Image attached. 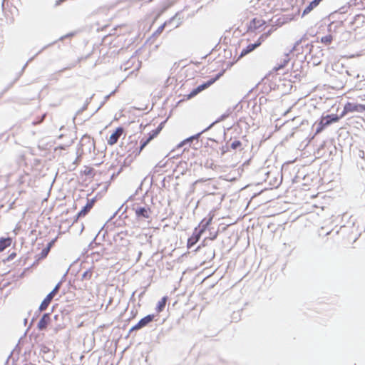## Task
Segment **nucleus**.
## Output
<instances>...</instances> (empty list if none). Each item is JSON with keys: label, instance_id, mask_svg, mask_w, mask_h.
<instances>
[{"label": "nucleus", "instance_id": "1", "mask_svg": "<svg viewBox=\"0 0 365 365\" xmlns=\"http://www.w3.org/2000/svg\"><path fill=\"white\" fill-rule=\"evenodd\" d=\"M3 11L7 23L14 21L15 16L18 14V9L9 1H4L2 4Z\"/></svg>", "mask_w": 365, "mask_h": 365}, {"label": "nucleus", "instance_id": "2", "mask_svg": "<svg viewBox=\"0 0 365 365\" xmlns=\"http://www.w3.org/2000/svg\"><path fill=\"white\" fill-rule=\"evenodd\" d=\"M225 73V70L222 71L219 73L215 78H211L207 82L200 85L196 88L193 89L189 94L185 96V98L187 100L191 99L192 98L197 96L199 93L202 92L205 89L209 88L211 85H212L215 81H217Z\"/></svg>", "mask_w": 365, "mask_h": 365}, {"label": "nucleus", "instance_id": "3", "mask_svg": "<svg viewBox=\"0 0 365 365\" xmlns=\"http://www.w3.org/2000/svg\"><path fill=\"white\" fill-rule=\"evenodd\" d=\"M340 117L336 114L327 115L325 117H322L318 123V126L316 130V133H321L326 126L330 125L332 123L339 121Z\"/></svg>", "mask_w": 365, "mask_h": 365}, {"label": "nucleus", "instance_id": "4", "mask_svg": "<svg viewBox=\"0 0 365 365\" xmlns=\"http://www.w3.org/2000/svg\"><path fill=\"white\" fill-rule=\"evenodd\" d=\"M212 221V217H210L208 221L205 223V225H202V227L199 231H197V229L194 231L192 236L189 237L187 240V246L188 248L192 247L194 245H195L200 240L202 234L205 232L207 226L210 224Z\"/></svg>", "mask_w": 365, "mask_h": 365}, {"label": "nucleus", "instance_id": "5", "mask_svg": "<svg viewBox=\"0 0 365 365\" xmlns=\"http://www.w3.org/2000/svg\"><path fill=\"white\" fill-rule=\"evenodd\" d=\"M135 215L138 219H148L150 217L152 210L149 206L134 205L133 208Z\"/></svg>", "mask_w": 365, "mask_h": 365}, {"label": "nucleus", "instance_id": "6", "mask_svg": "<svg viewBox=\"0 0 365 365\" xmlns=\"http://www.w3.org/2000/svg\"><path fill=\"white\" fill-rule=\"evenodd\" d=\"M267 36H268V34H263L262 35L260 36V37L258 38V40L257 41L256 43L249 44L245 48H244L242 51V52H241L240 55L239 56L237 61H238L243 56H246L247 54H248L249 53L252 52L255 48L259 47L262 44V43L264 41V39L267 37Z\"/></svg>", "mask_w": 365, "mask_h": 365}, {"label": "nucleus", "instance_id": "7", "mask_svg": "<svg viewBox=\"0 0 365 365\" xmlns=\"http://www.w3.org/2000/svg\"><path fill=\"white\" fill-rule=\"evenodd\" d=\"M265 21L262 19L255 18L249 26V31L252 32H262L265 29Z\"/></svg>", "mask_w": 365, "mask_h": 365}, {"label": "nucleus", "instance_id": "8", "mask_svg": "<svg viewBox=\"0 0 365 365\" xmlns=\"http://www.w3.org/2000/svg\"><path fill=\"white\" fill-rule=\"evenodd\" d=\"M364 110H365L364 106L349 102L345 104L344 110H343V113H342L341 117L344 116L347 113L361 112Z\"/></svg>", "mask_w": 365, "mask_h": 365}, {"label": "nucleus", "instance_id": "9", "mask_svg": "<svg viewBox=\"0 0 365 365\" xmlns=\"http://www.w3.org/2000/svg\"><path fill=\"white\" fill-rule=\"evenodd\" d=\"M95 203V200L91 199L88 200L86 205L83 207V209L78 213L74 222H77L78 218L86 216L88 212L92 209Z\"/></svg>", "mask_w": 365, "mask_h": 365}, {"label": "nucleus", "instance_id": "10", "mask_svg": "<svg viewBox=\"0 0 365 365\" xmlns=\"http://www.w3.org/2000/svg\"><path fill=\"white\" fill-rule=\"evenodd\" d=\"M123 132H124L123 128H122V127L117 128L116 130H115V132L113 134H111L110 136L109 137V138L108 139V144L109 145H115L118 142L119 138L122 135Z\"/></svg>", "mask_w": 365, "mask_h": 365}, {"label": "nucleus", "instance_id": "11", "mask_svg": "<svg viewBox=\"0 0 365 365\" xmlns=\"http://www.w3.org/2000/svg\"><path fill=\"white\" fill-rule=\"evenodd\" d=\"M162 128L160 126H159L157 129L155 130H152L150 133H149V137L148 139H146L144 141H141V145L140 147V150L138 152V153H140L143 149L154 138H155L158 134L160 132Z\"/></svg>", "mask_w": 365, "mask_h": 365}, {"label": "nucleus", "instance_id": "12", "mask_svg": "<svg viewBox=\"0 0 365 365\" xmlns=\"http://www.w3.org/2000/svg\"><path fill=\"white\" fill-rule=\"evenodd\" d=\"M12 244L11 237H1L0 238V252L5 250L7 247H10Z\"/></svg>", "mask_w": 365, "mask_h": 365}, {"label": "nucleus", "instance_id": "13", "mask_svg": "<svg viewBox=\"0 0 365 365\" xmlns=\"http://www.w3.org/2000/svg\"><path fill=\"white\" fill-rule=\"evenodd\" d=\"M322 0H313L304 9L302 16L309 14L314 8H316Z\"/></svg>", "mask_w": 365, "mask_h": 365}, {"label": "nucleus", "instance_id": "14", "mask_svg": "<svg viewBox=\"0 0 365 365\" xmlns=\"http://www.w3.org/2000/svg\"><path fill=\"white\" fill-rule=\"evenodd\" d=\"M168 297L167 296L163 297L157 304L155 311L158 314L163 312L165 307Z\"/></svg>", "mask_w": 365, "mask_h": 365}, {"label": "nucleus", "instance_id": "15", "mask_svg": "<svg viewBox=\"0 0 365 365\" xmlns=\"http://www.w3.org/2000/svg\"><path fill=\"white\" fill-rule=\"evenodd\" d=\"M52 299H53V298L51 297V295L48 294L45 297V299L43 300V302H41V304L39 307V309L41 311H43V310L46 309V308L48 307V306L49 305V304L51 303Z\"/></svg>", "mask_w": 365, "mask_h": 365}, {"label": "nucleus", "instance_id": "16", "mask_svg": "<svg viewBox=\"0 0 365 365\" xmlns=\"http://www.w3.org/2000/svg\"><path fill=\"white\" fill-rule=\"evenodd\" d=\"M93 273V269L92 267L89 268L88 269H87L86 271H85L83 273V274L81 276L82 280H90L92 278Z\"/></svg>", "mask_w": 365, "mask_h": 365}, {"label": "nucleus", "instance_id": "17", "mask_svg": "<svg viewBox=\"0 0 365 365\" xmlns=\"http://www.w3.org/2000/svg\"><path fill=\"white\" fill-rule=\"evenodd\" d=\"M332 40H333V37L331 34H329V35H327L325 36L322 37L321 42L326 45H329L331 43Z\"/></svg>", "mask_w": 365, "mask_h": 365}, {"label": "nucleus", "instance_id": "18", "mask_svg": "<svg viewBox=\"0 0 365 365\" xmlns=\"http://www.w3.org/2000/svg\"><path fill=\"white\" fill-rule=\"evenodd\" d=\"M148 322L149 321H139L135 326L131 328L130 331L142 328L143 327L145 326Z\"/></svg>", "mask_w": 365, "mask_h": 365}, {"label": "nucleus", "instance_id": "19", "mask_svg": "<svg viewBox=\"0 0 365 365\" xmlns=\"http://www.w3.org/2000/svg\"><path fill=\"white\" fill-rule=\"evenodd\" d=\"M241 145H242V143L240 140H235L231 143L230 147L232 149L235 150V149L241 147Z\"/></svg>", "mask_w": 365, "mask_h": 365}, {"label": "nucleus", "instance_id": "20", "mask_svg": "<svg viewBox=\"0 0 365 365\" xmlns=\"http://www.w3.org/2000/svg\"><path fill=\"white\" fill-rule=\"evenodd\" d=\"M60 288V283L57 284L54 289L48 294L51 295V297L53 298L55 295L58 293Z\"/></svg>", "mask_w": 365, "mask_h": 365}, {"label": "nucleus", "instance_id": "21", "mask_svg": "<svg viewBox=\"0 0 365 365\" xmlns=\"http://www.w3.org/2000/svg\"><path fill=\"white\" fill-rule=\"evenodd\" d=\"M50 252V250H49V247H45L44 249L42 250L40 255H41V258H45L47 257L48 254Z\"/></svg>", "mask_w": 365, "mask_h": 365}, {"label": "nucleus", "instance_id": "22", "mask_svg": "<svg viewBox=\"0 0 365 365\" xmlns=\"http://www.w3.org/2000/svg\"><path fill=\"white\" fill-rule=\"evenodd\" d=\"M83 173L86 175H91L93 174V168L91 167H86L85 170H83Z\"/></svg>", "mask_w": 365, "mask_h": 365}, {"label": "nucleus", "instance_id": "23", "mask_svg": "<svg viewBox=\"0 0 365 365\" xmlns=\"http://www.w3.org/2000/svg\"><path fill=\"white\" fill-rule=\"evenodd\" d=\"M46 326V321H39L38 327H39L40 329L45 328Z\"/></svg>", "mask_w": 365, "mask_h": 365}, {"label": "nucleus", "instance_id": "24", "mask_svg": "<svg viewBox=\"0 0 365 365\" xmlns=\"http://www.w3.org/2000/svg\"><path fill=\"white\" fill-rule=\"evenodd\" d=\"M16 254L15 252H12L8 257V260H11L16 257Z\"/></svg>", "mask_w": 365, "mask_h": 365}, {"label": "nucleus", "instance_id": "25", "mask_svg": "<svg viewBox=\"0 0 365 365\" xmlns=\"http://www.w3.org/2000/svg\"><path fill=\"white\" fill-rule=\"evenodd\" d=\"M56 241V239L51 240L47 245L46 247H49V250H51V248L52 247V246L54 245V242Z\"/></svg>", "mask_w": 365, "mask_h": 365}, {"label": "nucleus", "instance_id": "26", "mask_svg": "<svg viewBox=\"0 0 365 365\" xmlns=\"http://www.w3.org/2000/svg\"><path fill=\"white\" fill-rule=\"evenodd\" d=\"M285 64H286V62L284 64H282V65H280V66H278L277 67H275V70L276 71H279V69L282 68L285 66Z\"/></svg>", "mask_w": 365, "mask_h": 365}, {"label": "nucleus", "instance_id": "27", "mask_svg": "<svg viewBox=\"0 0 365 365\" xmlns=\"http://www.w3.org/2000/svg\"><path fill=\"white\" fill-rule=\"evenodd\" d=\"M163 29H164V25H163V26H160V27L158 28V29L157 32H158V33L162 32V31L163 30Z\"/></svg>", "mask_w": 365, "mask_h": 365}, {"label": "nucleus", "instance_id": "28", "mask_svg": "<svg viewBox=\"0 0 365 365\" xmlns=\"http://www.w3.org/2000/svg\"><path fill=\"white\" fill-rule=\"evenodd\" d=\"M142 319H145V320H147V319H152V317L150 315H148L144 318H143Z\"/></svg>", "mask_w": 365, "mask_h": 365}, {"label": "nucleus", "instance_id": "29", "mask_svg": "<svg viewBox=\"0 0 365 365\" xmlns=\"http://www.w3.org/2000/svg\"><path fill=\"white\" fill-rule=\"evenodd\" d=\"M48 317V314H45L43 317H42V320H44V319H46V318Z\"/></svg>", "mask_w": 365, "mask_h": 365}, {"label": "nucleus", "instance_id": "30", "mask_svg": "<svg viewBox=\"0 0 365 365\" xmlns=\"http://www.w3.org/2000/svg\"><path fill=\"white\" fill-rule=\"evenodd\" d=\"M44 117H45V115H43L41 117V120H40L37 123H39L42 122V121H43V118H44Z\"/></svg>", "mask_w": 365, "mask_h": 365}, {"label": "nucleus", "instance_id": "31", "mask_svg": "<svg viewBox=\"0 0 365 365\" xmlns=\"http://www.w3.org/2000/svg\"><path fill=\"white\" fill-rule=\"evenodd\" d=\"M152 0H148V2L151 1Z\"/></svg>", "mask_w": 365, "mask_h": 365}]
</instances>
